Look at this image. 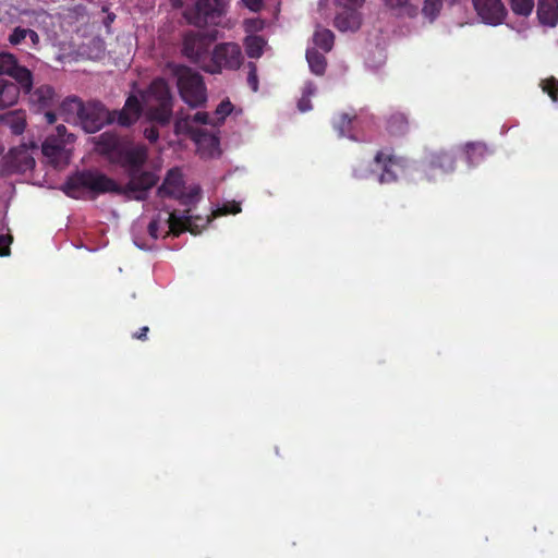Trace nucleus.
I'll return each instance as SVG.
<instances>
[{
    "mask_svg": "<svg viewBox=\"0 0 558 558\" xmlns=\"http://www.w3.org/2000/svg\"><path fill=\"white\" fill-rule=\"evenodd\" d=\"M211 123L207 112L198 111L193 116L181 112L175 118L174 132L191 136L202 158H215L220 155L219 138L203 130L204 125Z\"/></svg>",
    "mask_w": 558,
    "mask_h": 558,
    "instance_id": "3",
    "label": "nucleus"
},
{
    "mask_svg": "<svg viewBox=\"0 0 558 558\" xmlns=\"http://www.w3.org/2000/svg\"><path fill=\"white\" fill-rule=\"evenodd\" d=\"M9 75L16 81L21 88L28 93L33 86L31 71L17 64L15 57L9 52H0V77Z\"/></svg>",
    "mask_w": 558,
    "mask_h": 558,
    "instance_id": "14",
    "label": "nucleus"
},
{
    "mask_svg": "<svg viewBox=\"0 0 558 558\" xmlns=\"http://www.w3.org/2000/svg\"><path fill=\"white\" fill-rule=\"evenodd\" d=\"M315 92H316L315 85L312 82H307L304 86L302 95L305 97H311L315 94Z\"/></svg>",
    "mask_w": 558,
    "mask_h": 558,
    "instance_id": "44",
    "label": "nucleus"
},
{
    "mask_svg": "<svg viewBox=\"0 0 558 558\" xmlns=\"http://www.w3.org/2000/svg\"><path fill=\"white\" fill-rule=\"evenodd\" d=\"M199 194L201 187L198 185L185 187L182 172L178 168L168 171L162 185L157 191L159 198L173 197L183 204L194 203L198 199Z\"/></svg>",
    "mask_w": 558,
    "mask_h": 558,
    "instance_id": "10",
    "label": "nucleus"
},
{
    "mask_svg": "<svg viewBox=\"0 0 558 558\" xmlns=\"http://www.w3.org/2000/svg\"><path fill=\"white\" fill-rule=\"evenodd\" d=\"M245 51L250 58H259L263 54L266 41L257 35H250L244 40Z\"/></svg>",
    "mask_w": 558,
    "mask_h": 558,
    "instance_id": "23",
    "label": "nucleus"
},
{
    "mask_svg": "<svg viewBox=\"0 0 558 558\" xmlns=\"http://www.w3.org/2000/svg\"><path fill=\"white\" fill-rule=\"evenodd\" d=\"M335 26L340 32H355L361 26V14L356 10L344 9L336 16Z\"/></svg>",
    "mask_w": 558,
    "mask_h": 558,
    "instance_id": "18",
    "label": "nucleus"
},
{
    "mask_svg": "<svg viewBox=\"0 0 558 558\" xmlns=\"http://www.w3.org/2000/svg\"><path fill=\"white\" fill-rule=\"evenodd\" d=\"M180 0H172L174 7L179 5Z\"/></svg>",
    "mask_w": 558,
    "mask_h": 558,
    "instance_id": "49",
    "label": "nucleus"
},
{
    "mask_svg": "<svg viewBox=\"0 0 558 558\" xmlns=\"http://www.w3.org/2000/svg\"><path fill=\"white\" fill-rule=\"evenodd\" d=\"M45 119H46V122H47L48 124H52V123H54V122H56V120H57L56 114H54L53 112H51V111H47V112L45 113Z\"/></svg>",
    "mask_w": 558,
    "mask_h": 558,
    "instance_id": "45",
    "label": "nucleus"
},
{
    "mask_svg": "<svg viewBox=\"0 0 558 558\" xmlns=\"http://www.w3.org/2000/svg\"><path fill=\"white\" fill-rule=\"evenodd\" d=\"M27 38L29 39L32 47L37 48V46L39 45L38 34L29 28V34L27 35Z\"/></svg>",
    "mask_w": 558,
    "mask_h": 558,
    "instance_id": "43",
    "label": "nucleus"
},
{
    "mask_svg": "<svg viewBox=\"0 0 558 558\" xmlns=\"http://www.w3.org/2000/svg\"><path fill=\"white\" fill-rule=\"evenodd\" d=\"M543 90L546 92L554 101H558V81L554 78L544 81Z\"/></svg>",
    "mask_w": 558,
    "mask_h": 558,
    "instance_id": "34",
    "label": "nucleus"
},
{
    "mask_svg": "<svg viewBox=\"0 0 558 558\" xmlns=\"http://www.w3.org/2000/svg\"><path fill=\"white\" fill-rule=\"evenodd\" d=\"M243 62L241 47L235 43H223L215 47L211 54V64L205 70L210 73H218L222 69L235 70Z\"/></svg>",
    "mask_w": 558,
    "mask_h": 558,
    "instance_id": "11",
    "label": "nucleus"
},
{
    "mask_svg": "<svg viewBox=\"0 0 558 558\" xmlns=\"http://www.w3.org/2000/svg\"><path fill=\"white\" fill-rule=\"evenodd\" d=\"M407 128L408 121L403 113H395L388 120V131L393 135L403 134Z\"/></svg>",
    "mask_w": 558,
    "mask_h": 558,
    "instance_id": "28",
    "label": "nucleus"
},
{
    "mask_svg": "<svg viewBox=\"0 0 558 558\" xmlns=\"http://www.w3.org/2000/svg\"><path fill=\"white\" fill-rule=\"evenodd\" d=\"M217 39V31L209 33H189L184 37L183 53L190 60L201 63L209 49L210 44Z\"/></svg>",
    "mask_w": 558,
    "mask_h": 558,
    "instance_id": "12",
    "label": "nucleus"
},
{
    "mask_svg": "<svg viewBox=\"0 0 558 558\" xmlns=\"http://www.w3.org/2000/svg\"><path fill=\"white\" fill-rule=\"evenodd\" d=\"M442 8V0H425L422 9L423 15L429 21H434Z\"/></svg>",
    "mask_w": 558,
    "mask_h": 558,
    "instance_id": "31",
    "label": "nucleus"
},
{
    "mask_svg": "<svg viewBox=\"0 0 558 558\" xmlns=\"http://www.w3.org/2000/svg\"><path fill=\"white\" fill-rule=\"evenodd\" d=\"M11 243V238L5 235H0V255L7 256L10 253L9 245Z\"/></svg>",
    "mask_w": 558,
    "mask_h": 558,
    "instance_id": "39",
    "label": "nucleus"
},
{
    "mask_svg": "<svg viewBox=\"0 0 558 558\" xmlns=\"http://www.w3.org/2000/svg\"><path fill=\"white\" fill-rule=\"evenodd\" d=\"M34 148L35 145L32 144L31 148L22 145L11 149L9 155L11 166L19 172L32 170L35 167V159L32 153Z\"/></svg>",
    "mask_w": 558,
    "mask_h": 558,
    "instance_id": "16",
    "label": "nucleus"
},
{
    "mask_svg": "<svg viewBox=\"0 0 558 558\" xmlns=\"http://www.w3.org/2000/svg\"><path fill=\"white\" fill-rule=\"evenodd\" d=\"M306 60L311 71L316 75L324 74L326 70V59L315 48H308L306 51Z\"/></svg>",
    "mask_w": 558,
    "mask_h": 558,
    "instance_id": "22",
    "label": "nucleus"
},
{
    "mask_svg": "<svg viewBox=\"0 0 558 558\" xmlns=\"http://www.w3.org/2000/svg\"><path fill=\"white\" fill-rule=\"evenodd\" d=\"M327 0H319V4L322 5L324 2H326Z\"/></svg>",
    "mask_w": 558,
    "mask_h": 558,
    "instance_id": "50",
    "label": "nucleus"
},
{
    "mask_svg": "<svg viewBox=\"0 0 558 558\" xmlns=\"http://www.w3.org/2000/svg\"><path fill=\"white\" fill-rule=\"evenodd\" d=\"M29 34V28L17 26L15 27L9 36V41L11 45H20L27 39V35Z\"/></svg>",
    "mask_w": 558,
    "mask_h": 558,
    "instance_id": "33",
    "label": "nucleus"
},
{
    "mask_svg": "<svg viewBox=\"0 0 558 558\" xmlns=\"http://www.w3.org/2000/svg\"><path fill=\"white\" fill-rule=\"evenodd\" d=\"M241 2L253 12L260 11L264 5L263 0H241Z\"/></svg>",
    "mask_w": 558,
    "mask_h": 558,
    "instance_id": "38",
    "label": "nucleus"
},
{
    "mask_svg": "<svg viewBox=\"0 0 558 558\" xmlns=\"http://www.w3.org/2000/svg\"><path fill=\"white\" fill-rule=\"evenodd\" d=\"M353 123H356V118H354V120H352L349 117V114L342 113L341 116H339L338 119H336L333 121V126L338 131L340 136H348L350 138H353V136L350 135V133H349L350 132V126Z\"/></svg>",
    "mask_w": 558,
    "mask_h": 558,
    "instance_id": "30",
    "label": "nucleus"
},
{
    "mask_svg": "<svg viewBox=\"0 0 558 558\" xmlns=\"http://www.w3.org/2000/svg\"><path fill=\"white\" fill-rule=\"evenodd\" d=\"M75 136L66 132L64 125H58L56 133L47 136L41 145V153L49 163L63 168L70 163Z\"/></svg>",
    "mask_w": 558,
    "mask_h": 558,
    "instance_id": "7",
    "label": "nucleus"
},
{
    "mask_svg": "<svg viewBox=\"0 0 558 558\" xmlns=\"http://www.w3.org/2000/svg\"><path fill=\"white\" fill-rule=\"evenodd\" d=\"M169 70L177 77L180 96L187 106L197 108L207 101L206 87L198 73L179 64H170Z\"/></svg>",
    "mask_w": 558,
    "mask_h": 558,
    "instance_id": "6",
    "label": "nucleus"
},
{
    "mask_svg": "<svg viewBox=\"0 0 558 558\" xmlns=\"http://www.w3.org/2000/svg\"><path fill=\"white\" fill-rule=\"evenodd\" d=\"M90 45L93 46V50L88 52L89 58L98 59L102 56L105 52V43L100 38H94L90 41Z\"/></svg>",
    "mask_w": 558,
    "mask_h": 558,
    "instance_id": "36",
    "label": "nucleus"
},
{
    "mask_svg": "<svg viewBox=\"0 0 558 558\" xmlns=\"http://www.w3.org/2000/svg\"><path fill=\"white\" fill-rule=\"evenodd\" d=\"M298 108L301 112H306L312 109L310 97H305L302 95L298 102Z\"/></svg>",
    "mask_w": 558,
    "mask_h": 558,
    "instance_id": "41",
    "label": "nucleus"
},
{
    "mask_svg": "<svg viewBox=\"0 0 558 558\" xmlns=\"http://www.w3.org/2000/svg\"><path fill=\"white\" fill-rule=\"evenodd\" d=\"M365 0H339V3L344 9H352L356 10L357 8L362 7Z\"/></svg>",
    "mask_w": 558,
    "mask_h": 558,
    "instance_id": "40",
    "label": "nucleus"
},
{
    "mask_svg": "<svg viewBox=\"0 0 558 558\" xmlns=\"http://www.w3.org/2000/svg\"><path fill=\"white\" fill-rule=\"evenodd\" d=\"M54 92L50 86H41L32 95V101L45 108L52 104Z\"/></svg>",
    "mask_w": 558,
    "mask_h": 558,
    "instance_id": "27",
    "label": "nucleus"
},
{
    "mask_svg": "<svg viewBox=\"0 0 558 558\" xmlns=\"http://www.w3.org/2000/svg\"><path fill=\"white\" fill-rule=\"evenodd\" d=\"M333 34L326 28H317L313 36L315 47L322 49L324 52H329L333 46Z\"/></svg>",
    "mask_w": 558,
    "mask_h": 558,
    "instance_id": "21",
    "label": "nucleus"
},
{
    "mask_svg": "<svg viewBox=\"0 0 558 558\" xmlns=\"http://www.w3.org/2000/svg\"><path fill=\"white\" fill-rule=\"evenodd\" d=\"M20 97V87L12 81L0 77V110L16 104Z\"/></svg>",
    "mask_w": 558,
    "mask_h": 558,
    "instance_id": "19",
    "label": "nucleus"
},
{
    "mask_svg": "<svg viewBox=\"0 0 558 558\" xmlns=\"http://www.w3.org/2000/svg\"><path fill=\"white\" fill-rule=\"evenodd\" d=\"M466 148V160L470 166H475L482 161L487 155L488 150L483 144H468Z\"/></svg>",
    "mask_w": 558,
    "mask_h": 558,
    "instance_id": "25",
    "label": "nucleus"
},
{
    "mask_svg": "<svg viewBox=\"0 0 558 558\" xmlns=\"http://www.w3.org/2000/svg\"><path fill=\"white\" fill-rule=\"evenodd\" d=\"M144 135L151 143L156 142L159 137V133L155 128L145 129Z\"/></svg>",
    "mask_w": 558,
    "mask_h": 558,
    "instance_id": "42",
    "label": "nucleus"
},
{
    "mask_svg": "<svg viewBox=\"0 0 558 558\" xmlns=\"http://www.w3.org/2000/svg\"><path fill=\"white\" fill-rule=\"evenodd\" d=\"M1 121L13 134L20 135L26 128V113L22 110L10 111L1 117Z\"/></svg>",
    "mask_w": 558,
    "mask_h": 558,
    "instance_id": "20",
    "label": "nucleus"
},
{
    "mask_svg": "<svg viewBox=\"0 0 558 558\" xmlns=\"http://www.w3.org/2000/svg\"><path fill=\"white\" fill-rule=\"evenodd\" d=\"M148 332V327L141 328L138 333H135L134 337L137 339H145Z\"/></svg>",
    "mask_w": 558,
    "mask_h": 558,
    "instance_id": "46",
    "label": "nucleus"
},
{
    "mask_svg": "<svg viewBox=\"0 0 558 558\" xmlns=\"http://www.w3.org/2000/svg\"><path fill=\"white\" fill-rule=\"evenodd\" d=\"M74 12L80 15L82 19H84V14L82 13L83 12V9L82 8H75L74 9Z\"/></svg>",
    "mask_w": 558,
    "mask_h": 558,
    "instance_id": "48",
    "label": "nucleus"
},
{
    "mask_svg": "<svg viewBox=\"0 0 558 558\" xmlns=\"http://www.w3.org/2000/svg\"><path fill=\"white\" fill-rule=\"evenodd\" d=\"M248 75H247V84L252 88L253 92H257L258 89V77L256 65L253 62L248 63Z\"/></svg>",
    "mask_w": 558,
    "mask_h": 558,
    "instance_id": "37",
    "label": "nucleus"
},
{
    "mask_svg": "<svg viewBox=\"0 0 558 558\" xmlns=\"http://www.w3.org/2000/svg\"><path fill=\"white\" fill-rule=\"evenodd\" d=\"M472 3L476 15L486 25L498 26L508 15L502 0H472Z\"/></svg>",
    "mask_w": 558,
    "mask_h": 558,
    "instance_id": "13",
    "label": "nucleus"
},
{
    "mask_svg": "<svg viewBox=\"0 0 558 558\" xmlns=\"http://www.w3.org/2000/svg\"><path fill=\"white\" fill-rule=\"evenodd\" d=\"M130 95L121 111H112L98 101L83 104L76 98L68 99L62 108L68 112H75L77 120L86 133H95L105 124L118 122L122 126L135 123L143 110L149 121L161 125L169 123L172 113V98L169 87L162 78L151 82L148 89L141 95Z\"/></svg>",
    "mask_w": 558,
    "mask_h": 558,
    "instance_id": "1",
    "label": "nucleus"
},
{
    "mask_svg": "<svg viewBox=\"0 0 558 558\" xmlns=\"http://www.w3.org/2000/svg\"><path fill=\"white\" fill-rule=\"evenodd\" d=\"M119 143V137L108 132L100 134L97 138L98 149L106 154L114 151L118 148Z\"/></svg>",
    "mask_w": 558,
    "mask_h": 558,
    "instance_id": "26",
    "label": "nucleus"
},
{
    "mask_svg": "<svg viewBox=\"0 0 558 558\" xmlns=\"http://www.w3.org/2000/svg\"><path fill=\"white\" fill-rule=\"evenodd\" d=\"M385 4L401 16H414L416 14V7L413 5L409 0H385Z\"/></svg>",
    "mask_w": 558,
    "mask_h": 558,
    "instance_id": "24",
    "label": "nucleus"
},
{
    "mask_svg": "<svg viewBox=\"0 0 558 558\" xmlns=\"http://www.w3.org/2000/svg\"><path fill=\"white\" fill-rule=\"evenodd\" d=\"M410 163L401 157L385 151H378L373 161H361L353 169L356 179H367L374 172L380 171L378 182L381 184L395 182L400 177L409 175Z\"/></svg>",
    "mask_w": 558,
    "mask_h": 558,
    "instance_id": "4",
    "label": "nucleus"
},
{
    "mask_svg": "<svg viewBox=\"0 0 558 558\" xmlns=\"http://www.w3.org/2000/svg\"><path fill=\"white\" fill-rule=\"evenodd\" d=\"M233 106L229 100L221 101L215 110L216 122L210 120L211 124L222 123L225 119L232 112Z\"/></svg>",
    "mask_w": 558,
    "mask_h": 558,
    "instance_id": "32",
    "label": "nucleus"
},
{
    "mask_svg": "<svg viewBox=\"0 0 558 558\" xmlns=\"http://www.w3.org/2000/svg\"><path fill=\"white\" fill-rule=\"evenodd\" d=\"M114 17H116L114 14H111V13L108 14L106 20L104 21L105 25L107 27H109V25L113 22Z\"/></svg>",
    "mask_w": 558,
    "mask_h": 558,
    "instance_id": "47",
    "label": "nucleus"
},
{
    "mask_svg": "<svg viewBox=\"0 0 558 558\" xmlns=\"http://www.w3.org/2000/svg\"><path fill=\"white\" fill-rule=\"evenodd\" d=\"M512 12L518 16H529L534 8V0H510Z\"/></svg>",
    "mask_w": 558,
    "mask_h": 558,
    "instance_id": "29",
    "label": "nucleus"
},
{
    "mask_svg": "<svg viewBox=\"0 0 558 558\" xmlns=\"http://www.w3.org/2000/svg\"><path fill=\"white\" fill-rule=\"evenodd\" d=\"M241 211V206L236 202H228L218 208L214 214L215 216H221L226 214H238Z\"/></svg>",
    "mask_w": 558,
    "mask_h": 558,
    "instance_id": "35",
    "label": "nucleus"
},
{
    "mask_svg": "<svg viewBox=\"0 0 558 558\" xmlns=\"http://www.w3.org/2000/svg\"><path fill=\"white\" fill-rule=\"evenodd\" d=\"M193 7L184 11V17L190 24L203 27L215 24L216 20L227 11L229 0H191Z\"/></svg>",
    "mask_w": 558,
    "mask_h": 558,
    "instance_id": "9",
    "label": "nucleus"
},
{
    "mask_svg": "<svg viewBox=\"0 0 558 558\" xmlns=\"http://www.w3.org/2000/svg\"><path fill=\"white\" fill-rule=\"evenodd\" d=\"M537 17L541 24L555 26L558 22V0H538Z\"/></svg>",
    "mask_w": 558,
    "mask_h": 558,
    "instance_id": "17",
    "label": "nucleus"
},
{
    "mask_svg": "<svg viewBox=\"0 0 558 558\" xmlns=\"http://www.w3.org/2000/svg\"><path fill=\"white\" fill-rule=\"evenodd\" d=\"M147 158V151L144 146H135L126 151V159L134 168L126 191L135 199H143L145 193L156 183V177L150 172H138L137 169L144 165Z\"/></svg>",
    "mask_w": 558,
    "mask_h": 558,
    "instance_id": "8",
    "label": "nucleus"
},
{
    "mask_svg": "<svg viewBox=\"0 0 558 558\" xmlns=\"http://www.w3.org/2000/svg\"><path fill=\"white\" fill-rule=\"evenodd\" d=\"M454 169V158L451 153L438 151L429 156L427 162L423 166V172L430 181H436L440 177L452 172Z\"/></svg>",
    "mask_w": 558,
    "mask_h": 558,
    "instance_id": "15",
    "label": "nucleus"
},
{
    "mask_svg": "<svg viewBox=\"0 0 558 558\" xmlns=\"http://www.w3.org/2000/svg\"><path fill=\"white\" fill-rule=\"evenodd\" d=\"M63 192L73 198L95 197L102 193L120 192L119 185L98 171L77 172L64 183Z\"/></svg>",
    "mask_w": 558,
    "mask_h": 558,
    "instance_id": "5",
    "label": "nucleus"
},
{
    "mask_svg": "<svg viewBox=\"0 0 558 558\" xmlns=\"http://www.w3.org/2000/svg\"><path fill=\"white\" fill-rule=\"evenodd\" d=\"M150 204L145 206V214L132 225L133 243L141 250H150L159 238L169 234L179 235L183 231L199 233L209 222L208 218L193 217L190 210L178 213L160 207H154V214L148 218Z\"/></svg>",
    "mask_w": 558,
    "mask_h": 558,
    "instance_id": "2",
    "label": "nucleus"
}]
</instances>
